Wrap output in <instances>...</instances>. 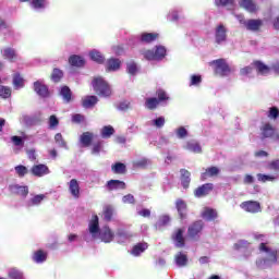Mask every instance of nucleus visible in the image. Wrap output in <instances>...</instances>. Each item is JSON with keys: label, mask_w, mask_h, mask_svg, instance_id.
I'll use <instances>...</instances> for the list:
<instances>
[{"label": "nucleus", "mask_w": 279, "mask_h": 279, "mask_svg": "<svg viewBox=\"0 0 279 279\" xmlns=\"http://www.w3.org/2000/svg\"><path fill=\"white\" fill-rule=\"evenodd\" d=\"M214 190L215 185L213 183H205L194 190V196L198 198L206 197L207 195H210V193H213Z\"/></svg>", "instance_id": "nucleus-9"}, {"label": "nucleus", "mask_w": 279, "mask_h": 279, "mask_svg": "<svg viewBox=\"0 0 279 279\" xmlns=\"http://www.w3.org/2000/svg\"><path fill=\"white\" fill-rule=\"evenodd\" d=\"M253 66L256 69V71L259 75H267V73H269V71H271V69L267 64H265V63H263V61H258V60L253 62Z\"/></svg>", "instance_id": "nucleus-25"}, {"label": "nucleus", "mask_w": 279, "mask_h": 279, "mask_svg": "<svg viewBox=\"0 0 279 279\" xmlns=\"http://www.w3.org/2000/svg\"><path fill=\"white\" fill-rule=\"evenodd\" d=\"M101 149H102L101 142H97L96 144H94L92 148V154H99Z\"/></svg>", "instance_id": "nucleus-63"}, {"label": "nucleus", "mask_w": 279, "mask_h": 279, "mask_svg": "<svg viewBox=\"0 0 279 279\" xmlns=\"http://www.w3.org/2000/svg\"><path fill=\"white\" fill-rule=\"evenodd\" d=\"M62 77H64V72L58 68H54L50 75L51 82H53L54 84H60Z\"/></svg>", "instance_id": "nucleus-34"}, {"label": "nucleus", "mask_w": 279, "mask_h": 279, "mask_svg": "<svg viewBox=\"0 0 279 279\" xmlns=\"http://www.w3.org/2000/svg\"><path fill=\"white\" fill-rule=\"evenodd\" d=\"M69 191L75 199H80V182L76 181V179H72L69 182Z\"/></svg>", "instance_id": "nucleus-21"}, {"label": "nucleus", "mask_w": 279, "mask_h": 279, "mask_svg": "<svg viewBox=\"0 0 279 279\" xmlns=\"http://www.w3.org/2000/svg\"><path fill=\"white\" fill-rule=\"evenodd\" d=\"M202 84V75H192L190 86H199Z\"/></svg>", "instance_id": "nucleus-56"}, {"label": "nucleus", "mask_w": 279, "mask_h": 279, "mask_svg": "<svg viewBox=\"0 0 279 279\" xmlns=\"http://www.w3.org/2000/svg\"><path fill=\"white\" fill-rule=\"evenodd\" d=\"M2 58H4V60H9V62H14L19 59V53H16L14 48L8 47L3 49Z\"/></svg>", "instance_id": "nucleus-20"}, {"label": "nucleus", "mask_w": 279, "mask_h": 279, "mask_svg": "<svg viewBox=\"0 0 279 279\" xmlns=\"http://www.w3.org/2000/svg\"><path fill=\"white\" fill-rule=\"evenodd\" d=\"M171 218L169 216H161L159 219V226H169Z\"/></svg>", "instance_id": "nucleus-62"}, {"label": "nucleus", "mask_w": 279, "mask_h": 279, "mask_svg": "<svg viewBox=\"0 0 279 279\" xmlns=\"http://www.w3.org/2000/svg\"><path fill=\"white\" fill-rule=\"evenodd\" d=\"M142 56H144L145 60H156L154 50H144L142 51Z\"/></svg>", "instance_id": "nucleus-57"}, {"label": "nucleus", "mask_w": 279, "mask_h": 279, "mask_svg": "<svg viewBox=\"0 0 279 279\" xmlns=\"http://www.w3.org/2000/svg\"><path fill=\"white\" fill-rule=\"evenodd\" d=\"M60 95L61 97H63L66 104H69L71 101V97H73V93L71 92V88H69V86L66 85L61 87Z\"/></svg>", "instance_id": "nucleus-36"}, {"label": "nucleus", "mask_w": 279, "mask_h": 279, "mask_svg": "<svg viewBox=\"0 0 279 279\" xmlns=\"http://www.w3.org/2000/svg\"><path fill=\"white\" fill-rule=\"evenodd\" d=\"M219 173H221V170L217 166L208 167L201 173V180L202 182H205V180H208L209 178H217Z\"/></svg>", "instance_id": "nucleus-11"}, {"label": "nucleus", "mask_w": 279, "mask_h": 279, "mask_svg": "<svg viewBox=\"0 0 279 279\" xmlns=\"http://www.w3.org/2000/svg\"><path fill=\"white\" fill-rule=\"evenodd\" d=\"M175 207L179 213L180 219H186V208H187L186 202H184V199L182 198H179L175 202Z\"/></svg>", "instance_id": "nucleus-22"}, {"label": "nucleus", "mask_w": 279, "mask_h": 279, "mask_svg": "<svg viewBox=\"0 0 279 279\" xmlns=\"http://www.w3.org/2000/svg\"><path fill=\"white\" fill-rule=\"evenodd\" d=\"M47 252L38 250L33 254V260L34 263H45V260H47Z\"/></svg>", "instance_id": "nucleus-35"}, {"label": "nucleus", "mask_w": 279, "mask_h": 279, "mask_svg": "<svg viewBox=\"0 0 279 279\" xmlns=\"http://www.w3.org/2000/svg\"><path fill=\"white\" fill-rule=\"evenodd\" d=\"M187 263H189V257L186 256V254L180 252L179 254L175 255V264L179 267H185Z\"/></svg>", "instance_id": "nucleus-38"}, {"label": "nucleus", "mask_w": 279, "mask_h": 279, "mask_svg": "<svg viewBox=\"0 0 279 279\" xmlns=\"http://www.w3.org/2000/svg\"><path fill=\"white\" fill-rule=\"evenodd\" d=\"M97 101H99V98L97 96H86L82 100L83 108H94V106H97Z\"/></svg>", "instance_id": "nucleus-32"}, {"label": "nucleus", "mask_w": 279, "mask_h": 279, "mask_svg": "<svg viewBox=\"0 0 279 279\" xmlns=\"http://www.w3.org/2000/svg\"><path fill=\"white\" fill-rule=\"evenodd\" d=\"M14 169H15V173H16L17 178H25V175H27V173H29V169H27V167H25L23 165H19Z\"/></svg>", "instance_id": "nucleus-45"}, {"label": "nucleus", "mask_w": 279, "mask_h": 279, "mask_svg": "<svg viewBox=\"0 0 279 279\" xmlns=\"http://www.w3.org/2000/svg\"><path fill=\"white\" fill-rule=\"evenodd\" d=\"M92 86L96 95H98V97H105V98L112 97V87H110V84H108L106 80H104V77L101 76L94 77L92 81Z\"/></svg>", "instance_id": "nucleus-1"}, {"label": "nucleus", "mask_w": 279, "mask_h": 279, "mask_svg": "<svg viewBox=\"0 0 279 279\" xmlns=\"http://www.w3.org/2000/svg\"><path fill=\"white\" fill-rule=\"evenodd\" d=\"M215 5L217 8H228L229 5H234V0H215Z\"/></svg>", "instance_id": "nucleus-49"}, {"label": "nucleus", "mask_w": 279, "mask_h": 279, "mask_svg": "<svg viewBox=\"0 0 279 279\" xmlns=\"http://www.w3.org/2000/svg\"><path fill=\"white\" fill-rule=\"evenodd\" d=\"M238 19L241 25H243L247 32H260V27H263V20L260 19L245 20L243 15H238Z\"/></svg>", "instance_id": "nucleus-2"}, {"label": "nucleus", "mask_w": 279, "mask_h": 279, "mask_svg": "<svg viewBox=\"0 0 279 279\" xmlns=\"http://www.w3.org/2000/svg\"><path fill=\"white\" fill-rule=\"evenodd\" d=\"M201 217L205 219V221H215L219 217V213L217 209L205 207L201 214Z\"/></svg>", "instance_id": "nucleus-14"}, {"label": "nucleus", "mask_w": 279, "mask_h": 279, "mask_svg": "<svg viewBox=\"0 0 279 279\" xmlns=\"http://www.w3.org/2000/svg\"><path fill=\"white\" fill-rule=\"evenodd\" d=\"M9 277L11 279H23V274H21V271L16 270V269H12L10 272H9Z\"/></svg>", "instance_id": "nucleus-59"}, {"label": "nucleus", "mask_w": 279, "mask_h": 279, "mask_svg": "<svg viewBox=\"0 0 279 279\" xmlns=\"http://www.w3.org/2000/svg\"><path fill=\"white\" fill-rule=\"evenodd\" d=\"M155 128H165V117H159L154 120Z\"/></svg>", "instance_id": "nucleus-60"}, {"label": "nucleus", "mask_w": 279, "mask_h": 279, "mask_svg": "<svg viewBox=\"0 0 279 279\" xmlns=\"http://www.w3.org/2000/svg\"><path fill=\"white\" fill-rule=\"evenodd\" d=\"M240 208L245 213H251L252 215H256V213H260L263 210L258 201H244L240 204Z\"/></svg>", "instance_id": "nucleus-6"}, {"label": "nucleus", "mask_w": 279, "mask_h": 279, "mask_svg": "<svg viewBox=\"0 0 279 279\" xmlns=\"http://www.w3.org/2000/svg\"><path fill=\"white\" fill-rule=\"evenodd\" d=\"M171 239L175 242V247H185L186 240L184 239V229H177Z\"/></svg>", "instance_id": "nucleus-10"}, {"label": "nucleus", "mask_w": 279, "mask_h": 279, "mask_svg": "<svg viewBox=\"0 0 279 279\" xmlns=\"http://www.w3.org/2000/svg\"><path fill=\"white\" fill-rule=\"evenodd\" d=\"M158 33H142L141 35V43H145L146 45H149V43H154L158 40L159 38Z\"/></svg>", "instance_id": "nucleus-27"}, {"label": "nucleus", "mask_w": 279, "mask_h": 279, "mask_svg": "<svg viewBox=\"0 0 279 279\" xmlns=\"http://www.w3.org/2000/svg\"><path fill=\"white\" fill-rule=\"evenodd\" d=\"M119 69H121V60L120 59L110 58V59L107 60L106 71L108 73L119 71Z\"/></svg>", "instance_id": "nucleus-19"}, {"label": "nucleus", "mask_w": 279, "mask_h": 279, "mask_svg": "<svg viewBox=\"0 0 279 279\" xmlns=\"http://www.w3.org/2000/svg\"><path fill=\"white\" fill-rule=\"evenodd\" d=\"M0 97H2V99H10L12 97V88L0 85Z\"/></svg>", "instance_id": "nucleus-43"}, {"label": "nucleus", "mask_w": 279, "mask_h": 279, "mask_svg": "<svg viewBox=\"0 0 279 279\" xmlns=\"http://www.w3.org/2000/svg\"><path fill=\"white\" fill-rule=\"evenodd\" d=\"M278 117H279L278 107H270L269 111H268V119H274L276 121V119H278Z\"/></svg>", "instance_id": "nucleus-52"}, {"label": "nucleus", "mask_w": 279, "mask_h": 279, "mask_svg": "<svg viewBox=\"0 0 279 279\" xmlns=\"http://www.w3.org/2000/svg\"><path fill=\"white\" fill-rule=\"evenodd\" d=\"M181 184L183 189H189L191 186V172L186 169H181Z\"/></svg>", "instance_id": "nucleus-26"}, {"label": "nucleus", "mask_w": 279, "mask_h": 279, "mask_svg": "<svg viewBox=\"0 0 279 279\" xmlns=\"http://www.w3.org/2000/svg\"><path fill=\"white\" fill-rule=\"evenodd\" d=\"M89 58L90 60H93V62H96L97 64H104V62H106V57H104V54H101V52L97 50H92L89 52Z\"/></svg>", "instance_id": "nucleus-33"}, {"label": "nucleus", "mask_w": 279, "mask_h": 279, "mask_svg": "<svg viewBox=\"0 0 279 279\" xmlns=\"http://www.w3.org/2000/svg\"><path fill=\"white\" fill-rule=\"evenodd\" d=\"M126 71L130 75H136L138 72V66L136 65V62L132 61L126 64Z\"/></svg>", "instance_id": "nucleus-50"}, {"label": "nucleus", "mask_w": 279, "mask_h": 279, "mask_svg": "<svg viewBox=\"0 0 279 279\" xmlns=\"http://www.w3.org/2000/svg\"><path fill=\"white\" fill-rule=\"evenodd\" d=\"M155 53V60H162L165 56H167V48L165 46H157L154 50Z\"/></svg>", "instance_id": "nucleus-40"}, {"label": "nucleus", "mask_w": 279, "mask_h": 279, "mask_svg": "<svg viewBox=\"0 0 279 279\" xmlns=\"http://www.w3.org/2000/svg\"><path fill=\"white\" fill-rule=\"evenodd\" d=\"M262 138H274V134H276V129L271 123L266 122L260 126Z\"/></svg>", "instance_id": "nucleus-12"}, {"label": "nucleus", "mask_w": 279, "mask_h": 279, "mask_svg": "<svg viewBox=\"0 0 279 279\" xmlns=\"http://www.w3.org/2000/svg\"><path fill=\"white\" fill-rule=\"evenodd\" d=\"M69 64H71V66H76L77 69H80L84 66V64H86V61L84 60V58L77 54H72L69 58Z\"/></svg>", "instance_id": "nucleus-28"}, {"label": "nucleus", "mask_w": 279, "mask_h": 279, "mask_svg": "<svg viewBox=\"0 0 279 279\" xmlns=\"http://www.w3.org/2000/svg\"><path fill=\"white\" fill-rule=\"evenodd\" d=\"M159 105L160 102L156 97L147 98L145 101V108H147V110H156Z\"/></svg>", "instance_id": "nucleus-37"}, {"label": "nucleus", "mask_w": 279, "mask_h": 279, "mask_svg": "<svg viewBox=\"0 0 279 279\" xmlns=\"http://www.w3.org/2000/svg\"><path fill=\"white\" fill-rule=\"evenodd\" d=\"M111 171L116 175H125L128 173V167L123 162H116L111 166Z\"/></svg>", "instance_id": "nucleus-24"}, {"label": "nucleus", "mask_w": 279, "mask_h": 279, "mask_svg": "<svg viewBox=\"0 0 279 279\" xmlns=\"http://www.w3.org/2000/svg\"><path fill=\"white\" fill-rule=\"evenodd\" d=\"M267 169L269 171H277V172H279V159H275V160L270 161L267 165Z\"/></svg>", "instance_id": "nucleus-53"}, {"label": "nucleus", "mask_w": 279, "mask_h": 279, "mask_svg": "<svg viewBox=\"0 0 279 279\" xmlns=\"http://www.w3.org/2000/svg\"><path fill=\"white\" fill-rule=\"evenodd\" d=\"M13 86L15 88H23V86H25V80L21 76V73H15L13 75Z\"/></svg>", "instance_id": "nucleus-39"}, {"label": "nucleus", "mask_w": 279, "mask_h": 279, "mask_svg": "<svg viewBox=\"0 0 279 279\" xmlns=\"http://www.w3.org/2000/svg\"><path fill=\"white\" fill-rule=\"evenodd\" d=\"M184 149H187V151H192L193 154H202V146L196 141L186 142Z\"/></svg>", "instance_id": "nucleus-30"}, {"label": "nucleus", "mask_w": 279, "mask_h": 279, "mask_svg": "<svg viewBox=\"0 0 279 279\" xmlns=\"http://www.w3.org/2000/svg\"><path fill=\"white\" fill-rule=\"evenodd\" d=\"M202 230H204V221L196 220L187 228V236L197 241V239H199V234H202Z\"/></svg>", "instance_id": "nucleus-5"}, {"label": "nucleus", "mask_w": 279, "mask_h": 279, "mask_svg": "<svg viewBox=\"0 0 279 279\" xmlns=\"http://www.w3.org/2000/svg\"><path fill=\"white\" fill-rule=\"evenodd\" d=\"M48 123H49L50 130H56V128L60 125V120H58V117H56V114H52L49 117Z\"/></svg>", "instance_id": "nucleus-51"}, {"label": "nucleus", "mask_w": 279, "mask_h": 279, "mask_svg": "<svg viewBox=\"0 0 279 279\" xmlns=\"http://www.w3.org/2000/svg\"><path fill=\"white\" fill-rule=\"evenodd\" d=\"M257 180L258 182H276L278 180V177L276 175H270V174H263V173H257Z\"/></svg>", "instance_id": "nucleus-41"}, {"label": "nucleus", "mask_w": 279, "mask_h": 279, "mask_svg": "<svg viewBox=\"0 0 279 279\" xmlns=\"http://www.w3.org/2000/svg\"><path fill=\"white\" fill-rule=\"evenodd\" d=\"M43 199H45V195L44 194L35 195L31 199V204H32V206H38V204H40L43 202Z\"/></svg>", "instance_id": "nucleus-55"}, {"label": "nucleus", "mask_w": 279, "mask_h": 279, "mask_svg": "<svg viewBox=\"0 0 279 279\" xmlns=\"http://www.w3.org/2000/svg\"><path fill=\"white\" fill-rule=\"evenodd\" d=\"M31 173L35 178H44V175H49V173H51V171L49 170V167L47 165L38 163V165H34L31 168Z\"/></svg>", "instance_id": "nucleus-8"}, {"label": "nucleus", "mask_w": 279, "mask_h": 279, "mask_svg": "<svg viewBox=\"0 0 279 279\" xmlns=\"http://www.w3.org/2000/svg\"><path fill=\"white\" fill-rule=\"evenodd\" d=\"M99 236L102 243H112V241H114V232H112L110 227H104L99 233Z\"/></svg>", "instance_id": "nucleus-15"}, {"label": "nucleus", "mask_w": 279, "mask_h": 279, "mask_svg": "<svg viewBox=\"0 0 279 279\" xmlns=\"http://www.w3.org/2000/svg\"><path fill=\"white\" fill-rule=\"evenodd\" d=\"M31 5L34 10H45L47 8V0H32Z\"/></svg>", "instance_id": "nucleus-42"}, {"label": "nucleus", "mask_w": 279, "mask_h": 279, "mask_svg": "<svg viewBox=\"0 0 279 279\" xmlns=\"http://www.w3.org/2000/svg\"><path fill=\"white\" fill-rule=\"evenodd\" d=\"M240 8H243L246 10V12H250L251 14H256L258 12V5L254 0H241L240 1Z\"/></svg>", "instance_id": "nucleus-16"}, {"label": "nucleus", "mask_w": 279, "mask_h": 279, "mask_svg": "<svg viewBox=\"0 0 279 279\" xmlns=\"http://www.w3.org/2000/svg\"><path fill=\"white\" fill-rule=\"evenodd\" d=\"M259 252H264L267 254L266 258H264V263H271L276 265L278 263V251L267 246V243L259 244Z\"/></svg>", "instance_id": "nucleus-3"}, {"label": "nucleus", "mask_w": 279, "mask_h": 279, "mask_svg": "<svg viewBox=\"0 0 279 279\" xmlns=\"http://www.w3.org/2000/svg\"><path fill=\"white\" fill-rule=\"evenodd\" d=\"M11 141L15 145V147H23V145H25V142H23V137L17 135L12 136Z\"/></svg>", "instance_id": "nucleus-54"}, {"label": "nucleus", "mask_w": 279, "mask_h": 279, "mask_svg": "<svg viewBox=\"0 0 279 279\" xmlns=\"http://www.w3.org/2000/svg\"><path fill=\"white\" fill-rule=\"evenodd\" d=\"M89 232L94 236L99 232V217L97 215H94L89 221Z\"/></svg>", "instance_id": "nucleus-29"}, {"label": "nucleus", "mask_w": 279, "mask_h": 279, "mask_svg": "<svg viewBox=\"0 0 279 279\" xmlns=\"http://www.w3.org/2000/svg\"><path fill=\"white\" fill-rule=\"evenodd\" d=\"M122 202L124 204H134L136 201L134 199V195L128 194L123 196Z\"/></svg>", "instance_id": "nucleus-61"}, {"label": "nucleus", "mask_w": 279, "mask_h": 279, "mask_svg": "<svg viewBox=\"0 0 279 279\" xmlns=\"http://www.w3.org/2000/svg\"><path fill=\"white\" fill-rule=\"evenodd\" d=\"M34 90L37 93V95H39V97H49V87H47V85L43 84L40 81H36L34 83Z\"/></svg>", "instance_id": "nucleus-18"}, {"label": "nucleus", "mask_w": 279, "mask_h": 279, "mask_svg": "<svg viewBox=\"0 0 279 279\" xmlns=\"http://www.w3.org/2000/svg\"><path fill=\"white\" fill-rule=\"evenodd\" d=\"M93 138H95V134L90 132H84L80 137V142L83 147H90V145H93Z\"/></svg>", "instance_id": "nucleus-23"}, {"label": "nucleus", "mask_w": 279, "mask_h": 279, "mask_svg": "<svg viewBox=\"0 0 279 279\" xmlns=\"http://www.w3.org/2000/svg\"><path fill=\"white\" fill-rule=\"evenodd\" d=\"M215 66V75H219V77H226V75H230V65L226 62V59H217L213 61Z\"/></svg>", "instance_id": "nucleus-4"}, {"label": "nucleus", "mask_w": 279, "mask_h": 279, "mask_svg": "<svg viewBox=\"0 0 279 279\" xmlns=\"http://www.w3.org/2000/svg\"><path fill=\"white\" fill-rule=\"evenodd\" d=\"M228 40V28L223 24H219L215 29L216 45H223Z\"/></svg>", "instance_id": "nucleus-7"}, {"label": "nucleus", "mask_w": 279, "mask_h": 279, "mask_svg": "<svg viewBox=\"0 0 279 279\" xmlns=\"http://www.w3.org/2000/svg\"><path fill=\"white\" fill-rule=\"evenodd\" d=\"M108 191H125V189L128 187V185L125 184L124 181L121 180H109L106 184Z\"/></svg>", "instance_id": "nucleus-13"}, {"label": "nucleus", "mask_w": 279, "mask_h": 279, "mask_svg": "<svg viewBox=\"0 0 279 279\" xmlns=\"http://www.w3.org/2000/svg\"><path fill=\"white\" fill-rule=\"evenodd\" d=\"M113 215H114V208H112V206H106L104 209L105 221H112Z\"/></svg>", "instance_id": "nucleus-46"}, {"label": "nucleus", "mask_w": 279, "mask_h": 279, "mask_svg": "<svg viewBox=\"0 0 279 279\" xmlns=\"http://www.w3.org/2000/svg\"><path fill=\"white\" fill-rule=\"evenodd\" d=\"M54 142L57 143V145H59V147H61L62 149H69V146L66 145V141H64V137L62 136V133H57L54 135Z\"/></svg>", "instance_id": "nucleus-44"}, {"label": "nucleus", "mask_w": 279, "mask_h": 279, "mask_svg": "<svg viewBox=\"0 0 279 279\" xmlns=\"http://www.w3.org/2000/svg\"><path fill=\"white\" fill-rule=\"evenodd\" d=\"M147 247H149V244H147V242L137 243L133 246L131 254L133 256H140L141 254H143V252L147 250Z\"/></svg>", "instance_id": "nucleus-31"}, {"label": "nucleus", "mask_w": 279, "mask_h": 279, "mask_svg": "<svg viewBox=\"0 0 279 279\" xmlns=\"http://www.w3.org/2000/svg\"><path fill=\"white\" fill-rule=\"evenodd\" d=\"M114 134V128L107 125L104 126L101 130V136L102 138H110Z\"/></svg>", "instance_id": "nucleus-47"}, {"label": "nucleus", "mask_w": 279, "mask_h": 279, "mask_svg": "<svg viewBox=\"0 0 279 279\" xmlns=\"http://www.w3.org/2000/svg\"><path fill=\"white\" fill-rule=\"evenodd\" d=\"M118 110H121L122 112H125V110H130V102L122 101L118 106Z\"/></svg>", "instance_id": "nucleus-64"}, {"label": "nucleus", "mask_w": 279, "mask_h": 279, "mask_svg": "<svg viewBox=\"0 0 279 279\" xmlns=\"http://www.w3.org/2000/svg\"><path fill=\"white\" fill-rule=\"evenodd\" d=\"M10 191L14 195H21V197H27L29 195V187L27 185L13 184L10 186Z\"/></svg>", "instance_id": "nucleus-17"}, {"label": "nucleus", "mask_w": 279, "mask_h": 279, "mask_svg": "<svg viewBox=\"0 0 279 279\" xmlns=\"http://www.w3.org/2000/svg\"><path fill=\"white\" fill-rule=\"evenodd\" d=\"M177 136L178 138H186L189 136V131L184 126H180L177 130Z\"/></svg>", "instance_id": "nucleus-58"}, {"label": "nucleus", "mask_w": 279, "mask_h": 279, "mask_svg": "<svg viewBox=\"0 0 279 279\" xmlns=\"http://www.w3.org/2000/svg\"><path fill=\"white\" fill-rule=\"evenodd\" d=\"M156 96L159 104H162V101H169V96L165 89H157Z\"/></svg>", "instance_id": "nucleus-48"}]
</instances>
